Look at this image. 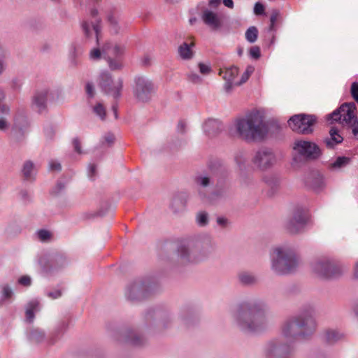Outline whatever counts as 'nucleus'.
Masks as SVG:
<instances>
[{
  "label": "nucleus",
  "instance_id": "nucleus-16",
  "mask_svg": "<svg viewBox=\"0 0 358 358\" xmlns=\"http://www.w3.org/2000/svg\"><path fill=\"white\" fill-rule=\"evenodd\" d=\"M117 341L134 346H141L145 343V338L132 329H124L120 331Z\"/></svg>",
  "mask_w": 358,
  "mask_h": 358
},
{
  "label": "nucleus",
  "instance_id": "nucleus-62",
  "mask_svg": "<svg viewBox=\"0 0 358 358\" xmlns=\"http://www.w3.org/2000/svg\"><path fill=\"white\" fill-rule=\"evenodd\" d=\"M353 278L358 280V261L356 262L354 268Z\"/></svg>",
  "mask_w": 358,
  "mask_h": 358
},
{
  "label": "nucleus",
  "instance_id": "nucleus-2",
  "mask_svg": "<svg viewBox=\"0 0 358 358\" xmlns=\"http://www.w3.org/2000/svg\"><path fill=\"white\" fill-rule=\"evenodd\" d=\"M315 329L314 308L312 306L308 305L304 306L297 315L284 322L282 334L289 340H306L314 334Z\"/></svg>",
  "mask_w": 358,
  "mask_h": 358
},
{
  "label": "nucleus",
  "instance_id": "nucleus-10",
  "mask_svg": "<svg viewBox=\"0 0 358 358\" xmlns=\"http://www.w3.org/2000/svg\"><path fill=\"white\" fill-rule=\"evenodd\" d=\"M292 351L291 345L284 343L278 339L269 341L264 350L266 358H287Z\"/></svg>",
  "mask_w": 358,
  "mask_h": 358
},
{
  "label": "nucleus",
  "instance_id": "nucleus-15",
  "mask_svg": "<svg viewBox=\"0 0 358 358\" xmlns=\"http://www.w3.org/2000/svg\"><path fill=\"white\" fill-rule=\"evenodd\" d=\"M207 248H178V254L182 262H196L203 259Z\"/></svg>",
  "mask_w": 358,
  "mask_h": 358
},
{
  "label": "nucleus",
  "instance_id": "nucleus-7",
  "mask_svg": "<svg viewBox=\"0 0 358 358\" xmlns=\"http://www.w3.org/2000/svg\"><path fill=\"white\" fill-rule=\"evenodd\" d=\"M157 288L158 284L150 279H138L127 286L125 294L130 301H140L155 292Z\"/></svg>",
  "mask_w": 358,
  "mask_h": 358
},
{
  "label": "nucleus",
  "instance_id": "nucleus-53",
  "mask_svg": "<svg viewBox=\"0 0 358 358\" xmlns=\"http://www.w3.org/2000/svg\"><path fill=\"white\" fill-rule=\"evenodd\" d=\"M101 57V51L99 49L94 48L90 52V58L92 59H98Z\"/></svg>",
  "mask_w": 358,
  "mask_h": 358
},
{
  "label": "nucleus",
  "instance_id": "nucleus-27",
  "mask_svg": "<svg viewBox=\"0 0 358 358\" xmlns=\"http://www.w3.org/2000/svg\"><path fill=\"white\" fill-rule=\"evenodd\" d=\"M39 302L38 301H31L29 303L26 310V319L31 322L34 319V311L39 310Z\"/></svg>",
  "mask_w": 358,
  "mask_h": 358
},
{
  "label": "nucleus",
  "instance_id": "nucleus-39",
  "mask_svg": "<svg viewBox=\"0 0 358 358\" xmlns=\"http://www.w3.org/2000/svg\"><path fill=\"white\" fill-rule=\"evenodd\" d=\"M93 111L101 119L104 120L106 117V110L101 103H97L94 108Z\"/></svg>",
  "mask_w": 358,
  "mask_h": 358
},
{
  "label": "nucleus",
  "instance_id": "nucleus-13",
  "mask_svg": "<svg viewBox=\"0 0 358 358\" xmlns=\"http://www.w3.org/2000/svg\"><path fill=\"white\" fill-rule=\"evenodd\" d=\"M293 149L296 153L306 158L315 159L320 154L319 147L315 143L308 141H295Z\"/></svg>",
  "mask_w": 358,
  "mask_h": 358
},
{
  "label": "nucleus",
  "instance_id": "nucleus-45",
  "mask_svg": "<svg viewBox=\"0 0 358 358\" xmlns=\"http://www.w3.org/2000/svg\"><path fill=\"white\" fill-rule=\"evenodd\" d=\"M46 295L52 299H57L62 296V292L61 289H56L55 291L48 292Z\"/></svg>",
  "mask_w": 358,
  "mask_h": 358
},
{
  "label": "nucleus",
  "instance_id": "nucleus-30",
  "mask_svg": "<svg viewBox=\"0 0 358 358\" xmlns=\"http://www.w3.org/2000/svg\"><path fill=\"white\" fill-rule=\"evenodd\" d=\"M239 281L245 285H253L257 282V279L252 273L248 272H241L238 274Z\"/></svg>",
  "mask_w": 358,
  "mask_h": 358
},
{
  "label": "nucleus",
  "instance_id": "nucleus-33",
  "mask_svg": "<svg viewBox=\"0 0 358 358\" xmlns=\"http://www.w3.org/2000/svg\"><path fill=\"white\" fill-rule=\"evenodd\" d=\"M22 173L27 180L31 179L34 175L35 170L34 164L31 161H27L24 164Z\"/></svg>",
  "mask_w": 358,
  "mask_h": 358
},
{
  "label": "nucleus",
  "instance_id": "nucleus-64",
  "mask_svg": "<svg viewBox=\"0 0 358 358\" xmlns=\"http://www.w3.org/2000/svg\"><path fill=\"white\" fill-rule=\"evenodd\" d=\"M6 94L4 90L0 87V103L5 99Z\"/></svg>",
  "mask_w": 358,
  "mask_h": 358
},
{
  "label": "nucleus",
  "instance_id": "nucleus-63",
  "mask_svg": "<svg viewBox=\"0 0 358 358\" xmlns=\"http://www.w3.org/2000/svg\"><path fill=\"white\" fill-rule=\"evenodd\" d=\"M6 50L1 44H0V57H6Z\"/></svg>",
  "mask_w": 358,
  "mask_h": 358
},
{
  "label": "nucleus",
  "instance_id": "nucleus-38",
  "mask_svg": "<svg viewBox=\"0 0 358 358\" xmlns=\"http://www.w3.org/2000/svg\"><path fill=\"white\" fill-rule=\"evenodd\" d=\"M10 127L9 117L0 115V131H6Z\"/></svg>",
  "mask_w": 358,
  "mask_h": 358
},
{
  "label": "nucleus",
  "instance_id": "nucleus-4",
  "mask_svg": "<svg viewBox=\"0 0 358 358\" xmlns=\"http://www.w3.org/2000/svg\"><path fill=\"white\" fill-rule=\"evenodd\" d=\"M272 271L285 275L295 273L302 264V259L292 248H274L270 252Z\"/></svg>",
  "mask_w": 358,
  "mask_h": 358
},
{
  "label": "nucleus",
  "instance_id": "nucleus-51",
  "mask_svg": "<svg viewBox=\"0 0 358 358\" xmlns=\"http://www.w3.org/2000/svg\"><path fill=\"white\" fill-rule=\"evenodd\" d=\"M189 80L194 83H200L202 81L201 78L196 73H190L188 76Z\"/></svg>",
  "mask_w": 358,
  "mask_h": 358
},
{
  "label": "nucleus",
  "instance_id": "nucleus-55",
  "mask_svg": "<svg viewBox=\"0 0 358 358\" xmlns=\"http://www.w3.org/2000/svg\"><path fill=\"white\" fill-rule=\"evenodd\" d=\"M73 147H74L75 151L77 152L79 154L82 153L80 142L78 140V138H74L73 140Z\"/></svg>",
  "mask_w": 358,
  "mask_h": 358
},
{
  "label": "nucleus",
  "instance_id": "nucleus-56",
  "mask_svg": "<svg viewBox=\"0 0 358 358\" xmlns=\"http://www.w3.org/2000/svg\"><path fill=\"white\" fill-rule=\"evenodd\" d=\"M86 92L90 96L92 97L94 94V89L91 83H87L86 85Z\"/></svg>",
  "mask_w": 358,
  "mask_h": 358
},
{
  "label": "nucleus",
  "instance_id": "nucleus-40",
  "mask_svg": "<svg viewBox=\"0 0 358 358\" xmlns=\"http://www.w3.org/2000/svg\"><path fill=\"white\" fill-rule=\"evenodd\" d=\"M253 72H254V67L252 66H248L246 68L245 72L243 73V75L241 76V81L238 82L239 85L245 83Z\"/></svg>",
  "mask_w": 358,
  "mask_h": 358
},
{
  "label": "nucleus",
  "instance_id": "nucleus-58",
  "mask_svg": "<svg viewBox=\"0 0 358 358\" xmlns=\"http://www.w3.org/2000/svg\"><path fill=\"white\" fill-rule=\"evenodd\" d=\"M198 182L203 187H206L209 184V178L208 177H201L198 179Z\"/></svg>",
  "mask_w": 358,
  "mask_h": 358
},
{
  "label": "nucleus",
  "instance_id": "nucleus-41",
  "mask_svg": "<svg viewBox=\"0 0 358 358\" xmlns=\"http://www.w3.org/2000/svg\"><path fill=\"white\" fill-rule=\"evenodd\" d=\"M250 56L255 59H259L261 56L260 48L258 46H252L250 49Z\"/></svg>",
  "mask_w": 358,
  "mask_h": 358
},
{
  "label": "nucleus",
  "instance_id": "nucleus-5",
  "mask_svg": "<svg viewBox=\"0 0 358 358\" xmlns=\"http://www.w3.org/2000/svg\"><path fill=\"white\" fill-rule=\"evenodd\" d=\"M312 271L322 279H336L342 276L347 267L339 261L328 257H319L311 262Z\"/></svg>",
  "mask_w": 358,
  "mask_h": 358
},
{
  "label": "nucleus",
  "instance_id": "nucleus-61",
  "mask_svg": "<svg viewBox=\"0 0 358 358\" xmlns=\"http://www.w3.org/2000/svg\"><path fill=\"white\" fill-rule=\"evenodd\" d=\"M223 3L225 6L233 8H234V2L233 0H224Z\"/></svg>",
  "mask_w": 358,
  "mask_h": 358
},
{
  "label": "nucleus",
  "instance_id": "nucleus-9",
  "mask_svg": "<svg viewBox=\"0 0 358 358\" xmlns=\"http://www.w3.org/2000/svg\"><path fill=\"white\" fill-rule=\"evenodd\" d=\"M124 52V47L122 45L113 44L108 43L102 48V53L106 57L109 67L112 70H119L122 69V55Z\"/></svg>",
  "mask_w": 358,
  "mask_h": 358
},
{
  "label": "nucleus",
  "instance_id": "nucleus-46",
  "mask_svg": "<svg viewBox=\"0 0 358 358\" xmlns=\"http://www.w3.org/2000/svg\"><path fill=\"white\" fill-rule=\"evenodd\" d=\"M254 13L255 15H260L264 13V6L262 3L257 2L254 6Z\"/></svg>",
  "mask_w": 358,
  "mask_h": 358
},
{
  "label": "nucleus",
  "instance_id": "nucleus-37",
  "mask_svg": "<svg viewBox=\"0 0 358 358\" xmlns=\"http://www.w3.org/2000/svg\"><path fill=\"white\" fill-rule=\"evenodd\" d=\"M196 222L201 227H204L208 223V215L206 212H199L196 215Z\"/></svg>",
  "mask_w": 358,
  "mask_h": 358
},
{
  "label": "nucleus",
  "instance_id": "nucleus-42",
  "mask_svg": "<svg viewBox=\"0 0 358 358\" xmlns=\"http://www.w3.org/2000/svg\"><path fill=\"white\" fill-rule=\"evenodd\" d=\"M199 71L203 75H208L211 72V68L209 65L199 63Z\"/></svg>",
  "mask_w": 358,
  "mask_h": 358
},
{
  "label": "nucleus",
  "instance_id": "nucleus-19",
  "mask_svg": "<svg viewBox=\"0 0 358 358\" xmlns=\"http://www.w3.org/2000/svg\"><path fill=\"white\" fill-rule=\"evenodd\" d=\"M220 74L225 80L224 90L227 92H229L234 85H239L238 82H235L234 79L238 74V69L236 67H231L225 70H222Z\"/></svg>",
  "mask_w": 358,
  "mask_h": 358
},
{
  "label": "nucleus",
  "instance_id": "nucleus-50",
  "mask_svg": "<svg viewBox=\"0 0 358 358\" xmlns=\"http://www.w3.org/2000/svg\"><path fill=\"white\" fill-rule=\"evenodd\" d=\"M96 166L95 164H90L88 166V176L90 178L93 179L96 176Z\"/></svg>",
  "mask_w": 358,
  "mask_h": 358
},
{
  "label": "nucleus",
  "instance_id": "nucleus-17",
  "mask_svg": "<svg viewBox=\"0 0 358 358\" xmlns=\"http://www.w3.org/2000/svg\"><path fill=\"white\" fill-rule=\"evenodd\" d=\"M307 221V217L302 210H297L291 220L287 224V229L291 233H297L303 228Z\"/></svg>",
  "mask_w": 358,
  "mask_h": 358
},
{
  "label": "nucleus",
  "instance_id": "nucleus-54",
  "mask_svg": "<svg viewBox=\"0 0 358 358\" xmlns=\"http://www.w3.org/2000/svg\"><path fill=\"white\" fill-rule=\"evenodd\" d=\"M6 57H0V76L4 73L7 68Z\"/></svg>",
  "mask_w": 358,
  "mask_h": 358
},
{
  "label": "nucleus",
  "instance_id": "nucleus-31",
  "mask_svg": "<svg viewBox=\"0 0 358 358\" xmlns=\"http://www.w3.org/2000/svg\"><path fill=\"white\" fill-rule=\"evenodd\" d=\"M308 185L315 191L320 190L324 186L323 178L317 175L307 181Z\"/></svg>",
  "mask_w": 358,
  "mask_h": 358
},
{
  "label": "nucleus",
  "instance_id": "nucleus-24",
  "mask_svg": "<svg viewBox=\"0 0 358 358\" xmlns=\"http://www.w3.org/2000/svg\"><path fill=\"white\" fill-rule=\"evenodd\" d=\"M329 137L324 140V143L327 148H333L336 145L341 143L343 138L338 134V129L332 127L329 131Z\"/></svg>",
  "mask_w": 358,
  "mask_h": 358
},
{
  "label": "nucleus",
  "instance_id": "nucleus-18",
  "mask_svg": "<svg viewBox=\"0 0 358 358\" xmlns=\"http://www.w3.org/2000/svg\"><path fill=\"white\" fill-rule=\"evenodd\" d=\"M38 262L43 269L48 273H52L65 264V259L58 256L46 260L45 257H41Z\"/></svg>",
  "mask_w": 358,
  "mask_h": 358
},
{
  "label": "nucleus",
  "instance_id": "nucleus-20",
  "mask_svg": "<svg viewBox=\"0 0 358 358\" xmlns=\"http://www.w3.org/2000/svg\"><path fill=\"white\" fill-rule=\"evenodd\" d=\"M48 95L47 90L37 91L32 97V108L38 113L44 111L46 108Z\"/></svg>",
  "mask_w": 358,
  "mask_h": 358
},
{
  "label": "nucleus",
  "instance_id": "nucleus-35",
  "mask_svg": "<svg viewBox=\"0 0 358 358\" xmlns=\"http://www.w3.org/2000/svg\"><path fill=\"white\" fill-rule=\"evenodd\" d=\"M245 35L246 40L249 43H255L257 39L258 30L256 27L252 26L247 29Z\"/></svg>",
  "mask_w": 358,
  "mask_h": 358
},
{
  "label": "nucleus",
  "instance_id": "nucleus-11",
  "mask_svg": "<svg viewBox=\"0 0 358 358\" xmlns=\"http://www.w3.org/2000/svg\"><path fill=\"white\" fill-rule=\"evenodd\" d=\"M154 91V85L150 80L143 76L135 78L134 94L138 101L141 102L148 101L151 98Z\"/></svg>",
  "mask_w": 358,
  "mask_h": 358
},
{
  "label": "nucleus",
  "instance_id": "nucleus-12",
  "mask_svg": "<svg viewBox=\"0 0 358 358\" xmlns=\"http://www.w3.org/2000/svg\"><path fill=\"white\" fill-rule=\"evenodd\" d=\"M99 85L104 92L112 96L115 99H117L121 95L122 89V80H113L110 75L107 72H103L100 75Z\"/></svg>",
  "mask_w": 358,
  "mask_h": 358
},
{
  "label": "nucleus",
  "instance_id": "nucleus-47",
  "mask_svg": "<svg viewBox=\"0 0 358 358\" xmlns=\"http://www.w3.org/2000/svg\"><path fill=\"white\" fill-rule=\"evenodd\" d=\"M351 94L353 98L358 103V83L355 82L351 86Z\"/></svg>",
  "mask_w": 358,
  "mask_h": 358
},
{
  "label": "nucleus",
  "instance_id": "nucleus-43",
  "mask_svg": "<svg viewBox=\"0 0 358 358\" xmlns=\"http://www.w3.org/2000/svg\"><path fill=\"white\" fill-rule=\"evenodd\" d=\"M2 295L5 299H10L12 296L13 292L9 286L4 285L2 287Z\"/></svg>",
  "mask_w": 358,
  "mask_h": 358
},
{
  "label": "nucleus",
  "instance_id": "nucleus-22",
  "mask_svg": "<svg viewBox=\"0 0 358 358\" xmlns=\"http://www.w3.org/2000/svg\"><path fill=\"white\" fill-rule=\"evenodd\" d=\"M195 46V43L193 41L190 42L185 41L178 47V55L180 58L183 60H190L194 55L193 48Z\"/></svg>",
  "mask_w": 358,
  "mask_h": 358
},
{
  "label": "nucleus",
  "instance_id": "nucleus-23",
  "mask_svg": "<svg viewBox=\"0 0 358 358\" xmlns=\"http://www.w3.org/2000/svg\"><path fill=\"white\" fill-rule=\"evenodd\" d=\"M222 129V124L215 119H209L203 124L204 132L209 136H215Z\"/></svg>",
  "mask_w": 358,
  "mask_h": 358
},
{
  "label": "nucleus",
  "instance_id": "nucleus-29",
  "mask_svg": "<svg viewBox=\"0 0 358 358\" xmlns=\"http://www.w3.org/2000/svg\"><path fill=\"white\" fill-rule=\"evenodd\" d=\"M343 336V334L337 330L329 329L326 331L324 338L328 343H334L339 341Z\"/></svg>",
  "mask_w": 358,
  "mask_h": 358
},
{
  "label": "nucleus",
  "instance_id": "nucleus-14",
  "mask_svg": "<svg viewBox=\"0 0 358 358\" xmlns=\"http://www.w3.org/2000/svg\"><path fill=\"white\" fill-rule=\"evenodd\" d=\"M275 157L273 152L267 148H262L256 152L252 162L260 170H266L275 163Z\"/></svg>",
  "mask_w": 358,
  "mask_h": 358
},
{
  "label": "nucleus",
  "instance_id": "nucleus-1",
  "mask_svg": "<svg viewBox=\"0 0 358 358\" xmlns=\"http://www.w3.org/2000/svg\"><path fill=\"white\" fill-rule=\"evenodd\" d=\"M267 305L262 301H243L239 303L233 313L236 325L248 333L264 329L268 323Z\"/></svg>",
  "mask_w": 358,
  "mask_h": 358
},
{
  "label": "nucleus",
  "instance_id": "nucleus-21",
  "mask_svg": "<svg viewBox=\"0 0 358 358\" xmlns=\"http://www.w3.org/2000/svg\"><path fill=\"white\" fill-rule=\"evenodd\" d=\"M201 18L204 23L213 29H217L221 26V20L219 16L214 12L205 10L203 12Z\"/></svg>",
  "mask_w": 358,
  "mask_h": 358
},
{
  "label": "nucleus",
  "instance_id": "nucleus-57",
  "mask_svg": "<svg viewBox=\"0 0 358 358\" xmlns=\"http://www.w3.org/2000/svg\"><path fill=\"white\" fill-rule=\"evenodd\" d=\"M185 128H186V122L184 120L179 121L178 126H177V129H178V132L184 133L185 131Z\"/></svg>",
  "mask_w": 358,
  "mask_h": 358
},
{
  "label": "nucleus",
  "instance_id": "nucleus-36",
  "mask_svg": "<svg viewBox=\"0 0 358 358\" xmlns=\"http://www.w3.org/2000/svg\"><path fill=\"white\" fill-rule=\"evenodd\" d=\"M36 237L42 242H48L52 238L50 231L46 229H40L36 233Z\"/></svg>",
  "mask_w": 358,
  "mask_h": 358
},
{
  "label": "nucleus",
  "instance_id": "nucleus-25",
  "mask_svg": "<svg viewBox=\"0 0 358 358\" xmlns=\"http://www.w3.org/2000/svg\"><path fill=\"white\" fill-rule=\"evenodd\" d=\"M99 20H96V23H89L84 22L82 24L83 30L87 37H90L92 33H94L96 36V41L99 43V34L101 30L99 26Z\"/></svg>",
  "mask_w": 358,
  "mask_h": 358
},
{
  "label": "nucleus",
  "instance_id": "nucleus-52",
  "mask_svg": "<svg viewBox=\"0 0 358 358\" xmlns=\"http://www.w3.org/2000/svg\"><path fill=\"white\" fill-rule=\"evenodd\" d=\"M18 282L20 284L24 285V286H29L31 285V278L27 275L22 276L19 280Z\"/></svg>",
  "mask_w": 358,
  "mask_h": 358
},
{
  "label": "nucleus",
  "instance_id": "nucleus-48",
  "mask_svg": "<svg viewBox=\"0 0 358 358\" xmlns=\"http://www.w3.org/2000/svg\"><path fill=\"white\" fill-rule=\"evenodd\" d=\"M108 20L110 23V24L113 27V29L115 32L117 31V18L112 14L108 15Z\"/></svg>",
  "mask_w": 358,
  "mask_h": 358
},
{
  "label": "nucleus",
  "instance_id": "nucleus-59",
  "mask_svg": "<svg viewBox=\"0 0 358 358\" xmlns=\"http://www.w3.org/2000/svg\"><path fill=\"white\" fill-rule=\"evenodd\" d=\"M217 223L222 227H224L227 226L228 220L224 217H217Z\"/></svg>",
  "mask_w": 358,
  "mask_h": 358
},
{
  "label": "nucleus",
  "instance_id": "nucleus-44",
  "mask_svg": "<svg viewBox=\"0 0 358 358\" xmlns=\"http://www.w3.org/2000/svg\"><path fill=\"white\" fill-rule=\"evenodd\" d=\"M10 108L7 104H0V115L10 117Z\"/></svg>",
  "mask_w": 358,
  "mask_h": 358
},
{
  "label": "nucleus",
  "instance_id": "nucleus-49",
  "mask_svg": "<svg viewBox=\"0 0 358 358\" xmlns=\"http://www.w3.org/2000/svg\"><path fill=\"white\" fill-rule=\"evenodd\" d=\"M49 168L51 171H59L62 169V166L60 163L56 161H50L49 162Z\"/></svg>",
  "mask_w": 358,
  "mask_h": 358
},
{
  "label": "nucleus",
  "instance_id": "nucleus-32",
  "mask_svg": "<svg viewBox=\"0 0 358 358\" xmlns=\"http://www.w3.org/2000/svg\"><path fill=\"white\" fill-rule=\"evenodd\" d=\"M264 180L268 187L272 189V194H273L274 192L278 189L280 185V180L278 177L273 175H269L265 176Z\"/></svg>",
  "mask_w": 358,
  "mask_h": 358
},
{
  "label": "nucleus",
  "instance_id": "nucleus-60",
  "mask_svg": "<svg viewBox=\"0 0 358 358\" xmlns=\"http://www.w3.org/2000/svg\"><path fill=\"white\" fill-rule=\"evenodd\" d=\"M276 19H277V17H276L275 15H272L271 16V19H270V20H271V25H270V27H269V30L270 31H272L273 29L274 24H275V21H276Z\"/></svg>",
  "mask_w": 358,
  "mask_h": 358
},
{
  "label": "nucleus",
  "instance_id": "nucleus-28",
  "mask_svg": "<svg viewBox=\"0 0 358 358\" xmlns=\"http://www.w3.org/2000/svg\"><path fill=\"white\" fill-rule=\"evenodd\" d=\"M350 162V158L347 157H338L335 159L334 162L331 163L329 166L332 170H340L348 166Z\"/></svg>",
  "mask_w": 358,
  "mask_h": 358
},
{
  "label": "nucleus",
  "instance_id": "nucleus-26",
  "mask_svg": "<svg viewBox=\"0 0 358 358\" xmlns=\"http://www.w3.org/2000/svg\"><path fill=\"white\" fill-rule=\"evenodd\" d=\"M27 338L31 343H40L45 340V332L38 328H32L27 332Z\"/></svg>",
  "mask_w": 358,
  "mask_h": 358
},
{
  "label": "nucleus",
  "instance_id": "nucleus-6",
  "mask_svg": "<svg viewBox=\"0 0 358 358\" xmlns=\"http://www.w3.org/2000/svg\"><path fill=\"white\" fill-rule=\"evenodd\" d=\"M356 105L355 103H345L329 115L331 123L339 122L343 127L352 129L355 137L358 136V120L355 116Z\"/></svg>",
  "mask_w": 358,
  "mask_h": 358
},
{
  "label": "nucleus",
  "instance_id": "nucleus-34",
  "mask_svg": "<svg viewBox=\"0 0 358 358\" xmlns=\"http://www.w3.org/2000/svg\"><path fill=\"white\" fill-rule=\"evenodd\" d=\"M234 161L240 169L245 167L247 162L245 152L243 151H237L234 154Z\"/></svg>",
  "mask_w": 358,
  "mask_h": 358
},
{
  "label": "nucleus",
  "instance_id": "nucleus-8",
  "mask_svg": "<svg viewBox=\"0 0 358 358\" xmlns=\"http://www.w3.org/2000/svg\"><path fill=\"white\" fill-rule=\"evenodd\" d=\"M316 121L315 115L301 113L292 116L287 123L292 131L301 134H309L313 131Z\"/></svg>",
  "mask_w": 358,
  "mask_h": 358
},
{
  "label": "nucleus",
  "instance_id": "nucleus-3",
  "mask_svg": "<svg viewBox=\"0 0 358 358\" xmlns=\"http://www.w3.org/2000/svg\"><path fill=\"white\" fill-rule=\"evenodd\" d=\"M231 133L247 141L263 140L268 133L267 124L258 113H252L235 120Z\"/></svg>",
  "mask_w": 358,
  "mask_h": 358
}]
</instances>
